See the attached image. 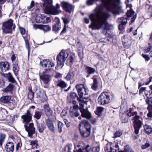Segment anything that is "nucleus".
<instances>
[{"instance_id":"obj_1","label":"nucleus","mask_w":152,"mask_h":152,"mask_svg":"<svg viewBox=\"0 0 152 152\" xmlns=\"http://www.w3.org/2000/svg\"><path fill=\"white\" fill-rule=\"evenodd\" d=\"M105 7L102 5L97 6L94 10V13L90 14L89 18L92 23L89 28L92 30L99 29L103 26L104 30H109L110 25L107 22V19L110 16L108 12L104 10Z\"/></svg>"},{"instance_id":"obj_2","label":"nucleus","mask_w":152,"mask_h":152,"mask_svg":"<svg viewBox=\"0 0 152 152\" xmlns=\"http://www.w3.org/2000/svg\"><path fill=\"white\" fill-rule=\"evenodd\" d=\"M102 4L114 15H119V10L121 8L120 0H101Z\"/></svg>"},{"instance_id":"obj_3","label":"nucleus","mask_w":152,"mask_h":152,"mask_svg":"<svg viewBox=\"0 0 152 152\" xmlns=\"http://www.w3.org/2000/svg\"><path fill=\"white\" fill-rule=\"evenodd\" d=\"M32 115L29 110H27L26 113L21 116L24 122L27 123L24 125L25 130L28 132V136L30 137H32L33 134L35 132V129L34 127V124L32 123L28 124L31 121L32 118Z\"/></svg>"},{"instance_id":"obj_4","label":"nucleus","mask_w":152,"mask_h":152,"mask_svg":"<svg viewBox=\"0 0 152 152\" xmlns=\"http://www.w3.org/2000/svg\"><path fill=\"white\" fill-rule=\"evenodd\" d=\"M44 3L42 7L44 12L47 14L57 15L61 12L60 5L57 4L56 7L52 5V0H43Z\"/></svg>"},{"instance_id":"obj_5","label":"nucleus","mask_w":152,"mask_h":152,"mask_svg":"<svg viewBox=\"0 0 152 152\" xmlns=\"http://www.w3.org/2000/svg\"><path fill=\"white\" fill-rule=\"evenodd\" d=\"M134 12L130 10L126 13V15L118 18V21L121 23L118 26V29L120 30H122L125 28V25L127 23V20H129V18L133 16L131 18L130 24L134 22L136 18V14L134 15Z\"/></svg>"},{"instance_id":"obj_6","label":"nucleus","mask_w":152,"mask_h":152,"mask_svg":"<svg viewBox=\"0 0 152 152\" xmlns=\"http://www.w3.org/2000/svg\"><path fill=\"white\" fill-rule=\"evenodd\" d=\"M127 112H128V113H127V115L129 117L134 116L132 120L134 121L133 123L134 132L136 134H137L139 133V130L142 126L141 121L139 120L140 116L137 115L138 113L137 111L132 112V109L130 108L127 111Z\"/></svg>"},{"instance_id":"obj_7","label":"nucleus","mask_w":152,"mask_h":152,"mask_svg":"<svg viewBox=\"0 0 152 152\" xmlns=\"http://www.w3.org/2000/svg\"><path fill=\"white\" fill-rule=\"evenodd\" d=\"M79 129L82 137H87L90 134V124L86 120H83L79 124Z\"/></svg>"},{"instance_id":"obj_8","label":"nucleus","mask_w":152,"mask_h":152,"mask_svg":"<svg viewBox=\"0 0 152 152\" xmlns=\"http://www.w3.org/2000/svg\"><path fill=\"white\" fill-rule=\"evenodd\" d=\"M15 28V26L13 23V20L10 19L3 23L2 29L5 34H12L14 31Z\"/></svg>"},{"instance_id":"obj_9","label":"nucleus","mask_w":152,"mask_h":152,"mask_svg":"<svg viewBox=\"0 0 152 152\" xmlns=\"http://www.w3.org/2000/svg\"><path fill=\"white\" fill-rule=\"evenodd\" d=\"M110 94L107 92L101 93L98 99L99 103L101 105L108 104L110 100Z\"/></svg>"},{"instance_id":"obj_10","label":"nucleus","mask_w":152,"mask_h":152,"mask_svg":"<svg viewBox=\"0 0 152 152\" xmlns=\"http://www.w3.org/2000/svg\"><path fill=\"white\" fill-rule=\"evenodd\" d=\"M100 148L99 146L91 148L89 145H87L85 147H81L78 149L74 150V152H99Z\"/></svg>"},{"instance_id":"obj_11","label":"nucleus","mask_w":152,"mask_h":152,"mask_svg":"<svg viewBox=\"0 0 152 152\" xmlns=\"http://www.w3.org/2000/svg\"><path fill=\"white\" fill-rule=\"evenodd\" d=\"M72 110L76 111L80 110L81 113V116L87 119L90 118L91 116V113L87 109H84L82 107L79 108L78 105H75L73 106V109Z\"/></svg>"},{"instance_id":"obj_12","label":"nucleus","mask_w":152,"mask_h":152,"mask_svg":"<svg viewBox=\"0 0 152 152\" xmlns=\"http://www.w3.org/2000/svg\"><path fill=\"white\" fill-rule=\"evenodd\" d=\"M75 88L77 91L78 95L80 98H85V97H83V96L88 94V91H87L83 84L77 85L75 86Z\"/></svg>"},{"instance_id":"obj_13","label":"nucleus","mask_w":152,"mask_h":152,"mask_svg":"<svg viewBox=\"0 0 152 152\" xmlns=\"http://www.w3.org/2000/svg\"><path fill=\"white\" fill-rule=\"evenodd\" d=\"M68 56V53L64 51H62L58 55L56 60L59 66H62L64 65V62Z\"/></svg>"},{"instance_id":"obj_14","label":"nucleus","mask_w":152,"mask_h":152,"mask_svg":"<svg viewBox=\"0 0 152 152\" xmlns=\"http://www.w3.org/2000/svg\"><path fill=\"white\" fill-rule=\"evenodd\" d=\"M61 5L63 9L66 12L71 13L74 11V6L68 2L63 1L61 2Z\"/></svg>"},{"instance_id":"obj_15","label":"nucleus","mask_w":152,"mask_h":152,"mask_svg":"<svg viewBox=\"0 0 152 152\" xmlns=\"http://www.w3.org/2000/svg\"><path fill=\"white\" fill-rule=\"evenodd\" d=\"M123 44L125 48H128L131 45V41L130 36L128 35H124L122 38Z\"/></svg>"},{"instance_id":"obj_16","label":"nucleus","mask_w":152,"mask_h":152,"mask_svg":"<svg viewBox=\"0 0 152 152\" xmlns=\"http://www.w3.org/2000/svg\"><path fill=\"white\" fill-rule=\"evenodd\" d=\"M76 71V69L75 68H71L66 77V79L68 81L73 80L75 75Z\"/></svg>"},{"instance_id":"obj_17","label":"nucleus","mask_w":152,"mask_h":152,"mask_svg":"<svg viewBox=\"0 0 152 152\" xmlns=\"http://www.w3.org/2000/svg\"><path fill=\"white\" fill-rule=\"evenodd\" d=\"M55 23L53 26V30L54 31H57L61 28V24L59 18H56L54 19Z\"/></svg>"},{"instance_id":"obj_18","label":"nucleus","mask_w":152,"mask_h":152,"mask_svg":"<svg viewBox=\"0 0 152 152\" xmlns=\"http://www.w3.org/2000/svg\"><path fill=\"white\" fill-rule=\"evenodd\" d=\"M0 68L1 71L4 72L9 70L10 68V65L7 61L0 62Z\"/></svg>"},{"instance_id":"obj_19","label":"nucleus","mask_w":152,"mask_h":152,"mask_svg":"<svg viewBox=\"0 0 152 152\" xmlns=\"http://www.w3.org/2000/svg\"><path fill=\"white\" fill-rule=\"evenodd\" d=\"M39 78L45 84H47L51 80V77L49 75L44 73L39 75Z\"/></svg>"},{"instance_id":"obj_20","label":"nucleus","mask_w":152,"mask_h":152,"mask_svg":"<svg viewBox=\"0 0 152 152\" xmlns=\"http://www.w3.org/2000/svg\"><path fill=\"white\" fill-rule=\"evenodd\" d=\"M76 46L78 55L80 58H83V48L81 44L79 41H77Z\"/></svg>"},{"instance_id":"obj_21","label":"nucleus","mask_w":152,"mask_h":152,"mask_svg":"<svg viewBox=\"0 0 152 152\" xmlns=\"http://www.w3.org/2000/svg\"><path fill=\"white\" fill-rule=\"evenodd\" d=\"M45 122L48 128L52 132L54 133L55 129L54 125L52 121L49 119H48Z\"/></svg>"},{"instance_id":"obj_22","label":"nucleus","mask_w":152,"mask_h":152,"mask_svg":"<svg viewBox=\"0 0 152 152\" xmlns=\"http://www.w3.org/2000/svg\"><path fill=\"white\" fill-rule=\"evenodd\" d=\"M7 152H13L14 149V144L12 142L7 143L5 147Z\"/></svg>"},{"instance_id":"obj_23","label":"nucleus","mask_w":152,"mask_h":152,"mask_svg":"<svg viewBox=\"0 0 152 152\" xmlns=\"http://www.w3.org/2000/svg\"><path fill=\"white\" fill-rule=\"evenodd\" d=\"M44 108L46 116L49 117L52 115L53 111L50 108L48 104H45L44 106Z\"/></svg>"},{"instance_id":"obj_24","label":"nucleus","mask_w":152,"mask_h":152,"mask_svg":"<svg viewBox=\"0 0 152 152\" xmlns=\"http://www.w3.org/2000/svg\"><path fill=\"white\" fill-rule=\"evenodd\" d=\"M1 101L3 103H10L12 102V100L11 99V96H5L1 98Z\"/></svg>"},{"instance_id":"obj_25","label":"nucleus","mask_w":152,"mask_h":152,"mask_svg":"<svg viewBox=\"0 0 152 152\" xmlns=\"http://www.w3.org/2000/svg\"><path fill=\"white\" fill-rule=\"evenodd\" d=\"M42 114V112L39 108H38L35 110L33 117L37 120H39L41 118Z\"/></svg>"},{"instance_id":"obj_26","label":"nucleus","mask_w":152,"mask_h":152,"mask_svg":"<svg viewBox=\"0 0 152 152\" xmlns=\"http://www.w3.org/2000/svg\"><path fill=\"white\" fill-rule=\"evenodd\" d=\"M46 18L43 15H37L36 18V20L37 23H45V22Z\"/></svg>"},{"instance_id":"obj_27","label":"nucleus","mask_w":152,"mask_h":152,"mask_svg":"<svg viewBox=\"0 0 152 152\" xmlns=\"http://www.w3.org/2000/svg\"><path fill=\"white\" fill-rule=\"evenodd\" d=\"M92 78L93 82L91 86V88L94 90H96L98 87L97 79L95 75Z\"/></svg>"},{"instance_id":"obj_28","label":"nucleus","mask_w":152,"mask_h":152,"mask_svg":"<svg viewBox=\"0 0 152 152\" xmlns=\"http://www.w3.org/2000/svg\"><path fill=\"white\" fill-rule=\"evenodd\" d=\"M12 66L14 73L16 76L17 75V73L19 70V67L17 62L15 61L13 63Z\"/></svg>"},{"instance_id":"obj_29","label":"nucleus","mask_w":152,"mask_h":152,"mask_svg":"<svg viewBox=\"0 0 152 152\" xmlns=\"http://www.w3.org/2000/svg\"><path fill=\"white\" fill-rule=\"evenodd\" d=\"M14 88V85L12 83H10L5 88H4L2 91L4 92H10L12 91Z\"/></svg>"},{"instance_id":"obj_30","label":"nucleus","mask_w":152,"mask_h":152,"mask_svg":"<svg viewBox=\"0 0 152 152\" xmlns=\"http://www.w3.org/2000/svg\"><path fill=\"white\" fill-rule=\"evenodd\" d=\"M70 115L71 117H77L80 115V114L78 111H76L75 110H72L70 109L69 111Z\"/></svg>"},{"instance_id":"obj_31","label":"nucleus","mask_w":152,"mask_h":152,"mask_svg":"<svg viewBox=\"0 0 152 152\" xmlns=\"http://www.w3.org/2000/svg\"><path fill=\"white\" fill-rule=\"evenodd\" d=\"M86 72L89 75L93 74L95 71L94 69L91 67L86 66L85 69Z\"/></svg>"},{"instance_id":"obj_32","label":"nucleus","mask_w":152,"mask_h":152,"mask_svg":"<svg viewBox=\"0 0 152 152\" xmlns=\"http://www.w3.org/2000/svg\"><path fill=\"white\" fill-rule=\"evenodd\" d=\"M144 129L145 133L149 134L152 133V129L151 126L147 125L144 126Z\"/></svg>"},{"instance_id":"obj_33","label":"nucleus","mask_w":152,"mask_h":152,"mask_svg":"<svg viewBox=\"0 0 152 152\" xmlns=\"http://www.w3.org/2000/svg\"><path fill=\"white\" fill-rule=\"evenodd\" d=\"M28 90L29 91L28 95V99L32 100V99L34 97V93L32 91L31 88L30 87L28 88Z\"/></svg>"},{"instance_id":"obj_34","label":"nucleus","mask_w":152,"mask_h":152,"mask_svg":"<svg viewBox=\"0 0 152 152\" xmlns=\"http://www.w3.org/2000/svg\"><path fill=\"white\" fill-rule=\"evenodd\" d=\"M37 128L39 132L42 133L45 129V126L44 123H41L38 125Z\"/></svg>"},{"instance_id":"obj_35","label":"nucleus","mask_w":152,"mask_h":152,"mask_svg":"<svg viewBox=\"0 0 152 152\" xmlns=\"http://www.w3.org/2000/svg\"><path fill=\"white\" fill-rule=\"evenodd\" d=\"M49 59H44L40 61V64L44 68L47 67L48 65Z\"/></svg>"},{"instance_id":"obj_36","label":"nucleus","mask_w":152,"mask_h":152,"mask_svg":"<svg viewBox=\"0 0 152 152\" xmlns=\"http://www.w3.org/2000/svg\"><path fill=\"white\" fill-rule=\"evenodd\" d=\"M7 75L8 79L10 82L13 83H15L16 81L13 77L11 73L9 72Z\"/></svg>"},{"instance_id":"obj_37","label":"nucleus","mask_w":152,"mask_h":152,"mask_svg":"<svg viewBox=\"0 0 152 152\" xmlns=\"http://www.w3.org/2000/svg\"><path fill=\"white\" fill-rule=\"evenodd\" d=\"M104 108L102 107H98L96 110L95 111V113L97 115H99L102 112Z\"/></svg>"},{"instance_id":"obj_38","label":"nucleus","mask_w":152,"mask_h":152,"mask_svg":"<svg viewBox=\"0 0 152 152\" xmlns=\"http://www.w3.org/2000/svg\"><path fill=\"white\" fill-rule=\"evenodd\" d=\"M37 96L40 98H42L45 96L44 91L42 90H39L37 91Z\"/></svg>"},{"instance_id":"obj_39","label":"nucleus","mask_w":152,"mask_h":152,"mask_svg":"<svg viewBox=\"0 0 152 152\" xmlns=\"http://www.w3.org/2000/svg\"><path fill=\"white\" fill-rule=\"evenodd\" d=\"M68 110L67 108H65L62 111L61 116V117L64 118L67 114Z\"/></svg>"},{"instance_id":"obj_40","label":"nucleus","mask_w":152,"mask_h":152,"mask_svg":"<svg viewBox=\"0 0 152 152\" xmlns=\"http://www.w3.org/2000/svg\"><path fill=\"white\" fill-rule=\"evenodd\" d=\"M37 142V141L36 140L31 141L30 145L32 146V148H33L34 149L35 148H37L38 146Z\"/></svg>"},{"instance_id":"obj_41","label":"nucleus","mask_w":152,"mask_h":152,"mask_svg":"<svg viewBox=\"0 0 152 152\" xmlns=\"http://www.w3.org/2000/svg\"><path fill=\"white\" fill-rule=\"evenodd\" d=\"M51 29V27H49L48 25H43L41 26L40 29L44 31H49Z\"/></svg>"},{"instance_id":"obj_42","label":"nucleus","mask_w":152,"mask_h":152,"mask_svg":"<svg viewBox=\"0 0 152 152\" xmlns=\"http://www.w3.org/2000/svg\"><path fill=\"white\" fill-rule=\"evenodd\" d=\"M67 86L66 83L63 81H61L59 82L57 84V86L60 87L62 88H64L65 87Z\"/></svg>"},{"instance_id":"obj_43","label":"nucleus","mask_w":152,"mask_h":152,"mask_svg":"<svg viewBox=\"0 0 152 152\" xmlns=\"http://www.w3.org/2000/svg\"><path fill=\"white\" fill-rule=\"evenodd\" d=\"M64 125L60 121H59L58 124V129L59 133H61L62 132V128Z\"/></svg>"},{"instance_id":"obj_44","label":"nucleus","mask_w":152,"mask_h":152,"mask_svg":"<svg viewBox=\"0 0 152 152\" xmlns=\"http://www.w3.org/2000/svg\"><path fill=\"white\" fill-rule=\"evenodd\" d=\"M128 118L127 117L126 115L124 114L121 118V121L122 123H126L128 122Z\"/></svg>"},{"instance_id":"obj_45","label":"nucleus","mask_w":152,"mask_h":152,"mask_svg":"<svg viewBox=\"0 0 152 152\" xmlns=\"http://www.w3.org/2000/svg\"><path fill=\"white\" fill-rule=\"evenodd\" d=\"M113 152H116L119 150V146L118 145V143L115 144V145L114 144H113Z\"/></svg>"},{"instance_id":"obj_46","label":"nucleus","mask_w":152,"mask_h":152,"mask_svg":"<svg viewBox=\"0 0 152 152\" xmlns=\"http://www.w3.org/2000/svg\"><path fill=\"white\" fill-rule=\"evenodd\" d=\"M24 40L25 43L26 47V49L28 50V55H29V42L28 41V40H26L25 39Z\"/></svg>"},{"instance_id":"obj_47","label":"nucleus","mask_w":152,"mask_h":152,"mask_svg":"<svg viewBox=\"0 0 152 152\" xmlns=\"http://www.w3.org/2000/svg\"><path fill=\"white\" fill-rule=\"evenodd\" d=\"M146 87H142L140 88L139 91V93L140 95L142 94L143 92L146 91Z\"/></svg>"},{"instance_id":"obj_48","label":"nucleus","mask_w":152,"mask_h":152,"mask_svg":"<svg viewBox=\"0 0 152 152\" xmlns=\"http://www.w3.org/2000/svg\"><path fill=\"white\" fill-rule=\"evenodd\" d=\"M122 134V133L119 131H117L114 134V138H116L120 137Z\"/></svg>"},{"instance_id":"obj_49","label":"nucleus","mask_w":152,"mask_h":152,"mask_svg":"<svg viewBox=\"0 0 152 152\" xmlns=\"http://www.w3.org/2000/svg\"><path fill=\"white\" fill-rule=\"evenodd\" d=\"M35 3L33 1H31L30 5L29 6L27 7V9L28 10H30L35 5Z\"/></svg>"},{"instance_id":"obj_50","label":"nucleus","mask_w":152,"mask_h":152,"mask_svg":"<svg viewBox=\"0 0 152 152\" xmlns=\"http://www.w3.org/2000/svg\"><path fill=\"white\" fill-rule=\"evenodd\" d=\"M70 97L71 98L74 99L77 97V94L75 92H72L70 94Z\"/></svg>"},{"instance_id":"obj_51","label":"nucleus","mask_w":152,"mask_h":152,"mask_svg":"<svg viewBox=\"0 0 152 152\" xmlns=\"http://www.w3.org/2000/svg\"><path fill=\"white\" fill-rule=\"evenodd\" d=\"M22 144L21 142V141H20L16 145V150L17 151H18L19 148L21 147L22 146Z\"/></svg>"},{"instance_id":"obj_52","label":"nucleus","mask_w":152,"mask_h":152,"mask_svg":"<svg viewBox=\"0 0 152 152\" xmlns=\"http://www.w3.org/2000/svg\"><path fill=\"white\" fill-rule=\"evenodd\" d=\"M150 146V145L149 143H146L145 145L142 146V149H144L148 148Z\"/></svg>"},{"instance_id":"obj_53","label":"nucleus","mask_w":152,"mask_h":152,"mask_svg":"<svg viewBox=\"0 0 152 152\" xmlns=\"http://www.w3.org/2000/svg\"><path fill=\"white\" fill-rule=\"evenodd\" d=\"M66 150H68V152H71V147L70 145H68L65 147L64 150L66 151Z\"/></svg>"},{"instance_id":"obj_54","label":"nucleus","mask_w":152,"mask_h":152,"mask_svg":"<svg viewBox=\"0 0 152 152\" xmlns=\"http://www.w3.org/2000/svg\"><path fill=\"white\" fill-rule=\"evenodd\" d=\"M66 25H64V28L61 33V35L66 32Z\"/></svg>"},{"instance_id":"obj_55","label":"nucleus","mask_w":152,"mask_h":152,"mask_svg":"<svg viewBox=\"0 0 152 152\" xmlns=\"http://www.w3.org/2000/svg\"><path fill=\"white\" fill-rule=\"evenodd\" d=\"M5 137L6 135L5 134L1 133L0 140L2 141H4V140L5 138Z\"/></svg>"},{"instance_id":"obj_56","label":"nucleus","mask_w":152,"mask_h":152,"mask_svg":"<svg viewBox=\"0 0 152 152\" xmlns=\"http://www.w3.org/2000/svg\"><path fill=\"white\" fill-rule=\"evenodd\" d=\"M142 56L145 58L146 61H148L150 60V58L147 55H145L144 54H142Z\"/></svg>"},{"instance_id":"obj_57","label":"nucleus","mask_w":152,"mask_h":152,"mask_svg":"<svg viewBox=\"0 0 152 152\" xmlns=\"http://www.w3.org/2000/svg\"><path fill=\"white\" fill-rule=\"evenodd\" d=\"M62 19L63 20L64 25H66L67 24H68L69 22V20L67 18H62Z\"/></svg>"},{"instance_id":"obj_58","label":"nucleus","mask_w":152,"mask_h":152,"mask_svg":"<svg viewBox=\"0 0 152 152\" xmlns=\"http://www.w3.org/2000/svg\"><path fill=\"white\" fill-rule=\"evenodd\" d=\"M64 121L66 126L69 127L70 126V123L67 119H64Z\"/></svg>"},{"instance_id":"obj_59","label":"nucleus","mask_w":152,"mask_h":152,"mask_svg":"<svg viewBox=\"0 0 152 152\" xmlns=\"http://www.w3.org/2000/svg\"><path fill=\"white\" fill-rule=\"evenodd\" d=\"M48 67H51L53 66L55 64L54 63L51 62V61H50L49 60V62H48Z\"/></svg>"},{"instance_id":"obj_60","label":"nucleus","mask_w":152,"mask_h":152,"mask_svg":"<svg viewBox=\"0 0 152 152\" xmlns=\"http://www.w3.org/2000/svg\"><path fill=\"white\" fill-rule=\"evenodd\" d=\"M4 82L3 80H0V87H3L4 86Z\"/></svg>"},{"instance_id":"obj_61","label":"nucleus","mask_w":152,"mask_h":152,"mask_svg":"<svg viewBox=\"0 0 152 152\" xmlns=\"http://www.w3.org/2000/svg\"><path fill=\"white\" fill-rule=\"evenodd\" d=\"M20 31L22 35H24L25 34V29L23 28H20Z\"/></svg>"},{"instance_id":"obj_62","label":"nucleus","mask_w":152,"mask_h":152,"mask_svg":"<svg viewBox=\"0 0 152 152\" xmlns=\"http://www.w3.org/2000/svg\"><path fill=\"white\" fill-rule=\"evenodd\" d=\"M41 26H40L38 25H34L33 26L34 28L36 29L37 28H39L40 29V28H41Z\"/></svg>"},{"instance_id":"obj_63","label":"nucleus","mask_w":152,"mask_h":152,"mask_svg":"<svg viewBox=\"0 0 152 152\" xmlns=\"http://www.w3.org/2000/svg\"><path fill=\"white\" fill-rule=\"evenodd\" d=\"M15 58L16 57L15 54H13L11 57V60H12V63L15 62Z\"/></svg>"},{"instance_id":"obj_64","label":"nucleus","mask_w":152,"mask_h":152,"mask_svg":"<svg viewBox=\"0 0 152 152\" xmlns=\"http://www.w3.org/2000/svg\"><path fill=\"white\" fill-rule=\"evenodd\" d=\"M152 48L151 46H149L147 48V49L145 50V51L146 53H148Z\"/></svg>"}]
</instances>
